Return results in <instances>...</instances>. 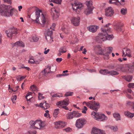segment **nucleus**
I'll return each mask as SVG.
<instances>
[{
	"label": "nucleus",
	"mask_w": 134,
	"mask_h": 134,
	"mask_svg": "<svg viewBox=\"0 0 134 134\" xmlns=\"http://www.w3.org/2000/svg\"><path fill=\"white\" fill-rule=\"evenodd\" d=\"M36 131L35 130H34L33 131H29L28 132L29 134H36Z\"/></svg>",
	"instance_id": "680f3d73"
},
{
	"label": "nucleus",
	"mask_w": 134,
	"mask_h": 134,
	"mask_svg": "<svg viewBox=\"0 0 134 134\" xmlns=\"http://www.w3.org/2000/svg\"><path fill=\"white\" fill-rule=\"evenodd\" d=\"M59 52L60 53H64L66 52V48L65 47H62L59 50Z\"/></svg>",
	"instance_id": "ea45409f"
},
{
	"label": "nucleus",
	"mask_w": 134,
	"mask_h": 134,
	"mask_svg": "<svg viewBox=\"0 0 134 134\" xmlns=\"http://www.w3.org/2000/svg\"><path fill=\"white\" fill-rule=\"evenodd\" d=\"M14 46H20L24 47V43L21 41H19L16 42L14 43Z\"/></svg>",
	"instance_id": "a878e982"
},
{
	"label": "nucleus",
	"mask_w": 134,
	"mask_h": 134,
	"mask_svg": "<svg viewBox=\"0 0 134 134\" xmlns=\"http://www.w3.org/2000/svg\"><path fill=\"white\" fill-rule=\"evenodd\" d=\"M127 97L129 99H133V98L131 96V95L130 94H129L127 92L126 94Z\"/></svg>",
	"instance_id": "603ef678"
},
{
	"label": "nucleus",
	"mask_w": 134,
	"mask_h": 134,
	"mask_svg": "<svg viewBox=\"0 0 134 134\" xmlns=\"http://www.w3.org/2000/svg\"><path fill=\"white\" fill-rule=\"evenodd\" d=\"M15 10L14 8H12L10 5L4 4L0 5V14L2 16L7 17L12 16Z\"/></svg>",
	"instance_id": "f03ea898"
},
{
	"label": "nucleus",
	"mask_w": 134,
	"mask_h": 134,
	"mask_svg": "<svg viewBox=\"0 0 134 134\" xmlns=\"http://www.w3.org/2000/svg\"><path fill=\"white\" fill-rule=\"evenodd\" d=\"M123 25L121 23H117L114 25V29L117 31L123 32Z\"/></svg>",
	"instance_id": "dca6fc26"
},
{
	"label": "nucleus",
	"mask_w": 134,
	"mask_h": 134,
	"mask_svg": "<svg viewBox=\"0 0 134 134\" xmlns=\"http://www.w3.org/2000/svg\"><path fill=\"white\" fill-rule=\"evenodd\" d=\"M85 3L87 8L84 11L85 14L86 15H88L92 13L94 7L93 5L92 1H87Z\"/></svg>",
	"instance_id": "7ed1b4c3"
},
{
	"label": "nucleus",
	"mask_w": 134,
	"mask_h": 134,
	"mask_svg": "<svg viewBox=\"0 0 134 134\" xmlns=\"http://www.w3.org/2000/svg\"><path fill=\"white\" fill-rule=\"evenodd\" d=\"M110 128L112 130L114 131H117L118 128L117 126H111L110 127Z\"/></svg>",
	"instance_id": "09e8293b"
},
{
	"label": "nucleus",
	"mask_w": 134,
	"mask_h": 134,
	"mask_svg": "<svg viewBox=\"0 0 134 134\" xmlns=\"http://www.w3.org/2000/svg\"><path fill=\"white\" fill-rule=\"evenodd\" d=\"M132 78V77L131 75H127L126 78V81L128 82H130Z\"/></svg>",
	"instance_id": "79ce46f5"
},
{
	"label": "nucleus",
	"mask_w": 134,
	"mask_h": 134,
	"mask_svg": "<svg viewBox=\"0 0 134 134\" xmlns=\"http://www.w3.org/2000/svg\"><path fill=\"white\" fill-rule=\"evenodd\" d=\"M42 94L41 93H38V99L39 100H40L42 99H43L44 98V97L42 96Z\"/></svg>",
	"instance_id": "3c124183"
},
{
	"label": "nucleus",
	"mask_w": 134,
	"mask_h": 134,
	"mask_svg": "<svg viewBox=\"0 0 134 134\" xmlns=\"http://www.w3.org/2000/svg\"><path fill=\"white\" fill-rule=\"evenodd\" d=\"M52 97H62V96H60L59 95H58L57 93L54 94L53 95H52Z\"/></svg>",
	"instance_id": "052dcab7"
},
{
	"label": "nucleus",
	"mask_w": 134,
	"mask_h": 134,
	"mask_svg": "<svg viewBox=\"0 0 134 134\" xmlns=\"http://www.w3.org/2000/svg\"><path fill=\"white\" fill-rule=\"evenodd\" d=\"M109 74L110 75L114 76L118 75L119 74V73L117 71L112 70L110 71H109Z\"/></svg>",
	"instance_id": "473e14b6"
},
{
	"label": "nucleus",
	"mask_w": 134,
	"mask_h": 134,
	"mask_svg": "<svg viewBox=\"0 0 134 134\" xmlns=\"http://www.w3.org/2000/svg\"><path fill=\"white\" fill-rule=\"evenodd\" d=\"M106 49L107 52L105 51V53L107 54V55H106V57H104L105 59H108L109 58V54H110L112 52L113 48L111 47H109L105 48Z\"/></svg>",
	"instance_id": "6ab92c4d"
},
{
	"label": "nucleus",
	"mask_w": 134,
	"mask_h": 134,
	"mask_svg": "<svg viewBox=\"0 0 134 134\" xmlns=\"http://www.w3.org/2000/svg\"><path fill=\"white\" fill-rule=\"evenodd\" d=\"M128 87L129 88H134V83H129L128 85Z\"/></svg>",
	"instance_id": "4d7b16f0"
},
{
	"label": "nucleus",
	"mask_w": 134,
	"mask_h": 134,
	"mask_svg": "<svg viewBox=\"0 0 134 134\" xmlns=\"http://www.w3.org/2000/svg\"><path fill=\"white\" fill-rule=\"evenodd\" d=\"M122 57H125L126 56H127L130 58L132 57V55L131 54V50L129 48L126 47L124 48L122 50Z\"/></svg>",
	"instance_id": "1a4fd4ad"
},
{
	"label": "nucleus",
	"mask_w": 134,
	"mask_h": 134,
	"mask_svg": "<svg viewBox=\"0 0 134 134\" xmlns=\"http://www.w3.org/2000/svg\"><path fill=\"white\" fill-rule=\"evenodd\" d=\"M86 122L85 119H79L77 120L75 125L76 127L79 129L82 128L85 125Z\"/></svg>",
	"instance_id": "423d86ee"
},
{
	"label": "nucleus",
	"mask_w": 134,
	"mask_h": 134,
	"mask_svg": "<svg viewBox=\"0 0 134 134\" xmlns=\"http://www.w3.org/2000/svg\"><path fill=\"white\" fill-rule=\"evenodd\" d=\"M19 86H17L14 87V92H15L18 89Z\"/></svg>",
	"instance_id": "774afa93"
},
{
	"label": "nucleus",
	"mask_w": 134,
	"mask_h": 134,
	"mask_svg": "<svg viewBox=\"0 0 134 134\" xmlns=\"http://www.w3.org/2000/svg\"><path fill=\"white\" fill-rule=\"evenodd\" d=\"M71 129L69 127L64 129V130L66 132H70L71 130Z\"/></svg>",
	"instance_id": "e2e57ef3"
},
{
	"label": "nucleus",
	"mask_w": 134,
	"mask_h": 134,
	"mask_svg": "<svg viewBox=\"0 0 134 134\" xmlns=\"http://www.w3.org/2000/svg\"><path fill=\"white\" fill-rule=\"evenodd\" d=\"M125 2L124 0H110L109 3L116 5H118V3H119L121 5H124L125 4Z\"/></svg>",
	"instance_id": "2eb2a0df"
},
{
	"label": "nucleus",
	"mask_w": 134,
	"mask_h": 134,
	"mask_svg": "<svg viewBox=\"0 0 134 134\" xmlns=\"http://www.w3.org/2000/svg\"><path fill=\"white\" fill-rule=\"evenodd\" d=\"M100 74L103 75H107L109 74V71L107 69L101 70L99 71Z\"/></svg>",
	"instance_id": "cd10ccee"
},
{
	"label": "nucleus",
	"mask_w": 134,
	"mask_h": 134,
	"mask_svg": "<svg viewBox=\"0 0 134 134\" xmlns=\"http://www.w3.org/2000/svg\"><path fill=\"white\" fill-rule=\"evenodd\" d=\"M34 60L32 59H30V60L29 61V63L34 64Z\"/></svg>",
	"instance_id": "0e129e2a"
},
{
	"label": "nucleus",
	"mask_w": 134,
	"mask_h": 134,
	"mask_svg": "<svg viewBox=\"0 0 134 134\" xmlns=\"http://www.w3.org/2000/svg\"><path fill=\"white\" fill-rule=\"evenodd\" d=\"M113 116L116 121L121 120L120 115L119 114L114 113L113 114Z\"/></svg>",
	"instance_id": "c756f323"
},
{
	"label": "nucleus",
	"mask_w": 134,
	"mask_h": 134,
	"mask_svg": "<svg viewBox=\"0 0 134 134\" xmlns=\"http://www.w3.org/2000/svg\"><path fill=\"white\" fill-rule=\"evenodd\" d=\"M121 13L123 15H125L127 13V9L125 8H122L120 11Z\"/></svg>",
	"instance_id": "c9c22d12"
},
{
	"label": "nucleus",
	"mask_w": 134,
	"mask_h": 134,
	"mask_svg": "<svg viewBox=\"0 0 134 134\" xmlns=\"http://www.w3.org/2000/svg\"><path fill=\"white\" fill-rule=\"evenodd\" d=\"M42 22L43 24H44L46 22V21L45 20V17L44 16V15L43 14H42Z\"/></svg>",
	"instance_id": "864d4df0"
},
{
	"label": "nucleus",
	"mask_w": 134,
	"mask_h": 134,
	"mask_svg": "<svg viewBox=\"0 0 134 134\" xmlns=\"http://www.w3.org/2000/svg\"><path fill=\"white\" fill-rule=\"evenodd\" d=\"M81 114L79 113L76 111H73L72 112H70L68 114L67 118L68 119H71L74 118H77L80 116Z\"/></svg>",
	"instance_id": "39448f33"
},
{
	"label": "nucleus",
	"mask_w": 134,
	"mask_h": 134,
	"mask_svg": "<svg viewBox=\"0 0 134 134\" xmlns=\"http://www.w3.org/2000/svg\"><path fill=\"white\" fill-rule=\"evenodd\" d=\"M62 0H49L50 2H52L54 3L60 4Z\"/></svg>",
	"instance_id": "58836bf2"
},
{
	"label": "nucleus",
	"mask_w": 134,
	"mask_h": 134,
	"mask_svg": "<svg viewBox=\"0 0 134 134\" xmlns=\"http://www.w3.org/2000/svg\"><path fill=\"white\" fill-rule=\"evenodd\" d=\"M92 105L90 106V109L94 110L96 112H97L98 108L100 106V104L98 102H96L95 101H92L91 102Z\"/></svg>",
	"instance_id": "f8f14e48"
},
{
	"label": "nucleus",
	"mask_w": 134,
	"mask_h": 134,
	"mask_svg": "<svg viewBox=\"0 0 134 134\" xmlns=\"http://www.w3.org/2000/svg\"><path fill=\"white\" fill-rule=\"evenodd\" d=\"M67 105H59V108H62L66 110H68L69 109L68 107L66 106Z\"/></svg>",
	"instance_id": "5fc2aeb1"
},
{
	"label": "nucleus",
	"mask_w": 134,
	"mask_h": 134,
	"mask_svg": "<svg viewBox=\"0 0 134 134\" xmlns=\"http://www.w3.org/2000/svg\"><path fill=\"white\" fill-rule=\"evenodd\" d=\"M47 38L48 40H47V41L50 42H51L53 41V37H51V36H49Z\"/></svg>",
	"instance_id": "8fccbe9b"
},
{
	"label": "nucleus",
	"mask_w": 134,
	"mask_h": 134,
	"mask_svg": "<svg viewBox=\"0 0 134 134\" xmlns=\"http://www.w3.org/2000/svg\"><path fill=\"white\" fill-rule=\"evenodd\" d=\"M46 73H47L45 71V69H44L40 73L39 75V78H41L45 76Z\"/></svg>",
	"instance_id": "7c9ffc66"
},
{
	"label": "nucleus",
	"mask_w": 134,
	"mask_h": 134,
	"mask_svg": "<svg viewBox=\"0 0 134 134\" xmlns=\"http://www.w3.org/2000/svg\"><path fill=\"white\" fill-rule=\"evenodd\" d=\"M71 24L75 26H79L80 22V17L79 16L72 17L71 19Z\"/></svg>",
	"instance_id": "6e6552de"
},
{
	"label": "nucleus",
	"mask_w": 134,
	"mask_h": 134,
	"mask_svg": "<svg viewBox=\"0 0 134 134\" xmlns=\"http://www.w3.org/2000/svg\"><path fill=\"white\" fill-rule=\"evenodd\" d=\"M127 93L128 92V93H130L131 94L132 93L133 94V93L132 91L131 90V89H130V88L128 89H127Z\"/></svg>",
	"instance_id": "338daca9"
},
{
	"label": "nucleus",
	"mask_w": 134,
	"mask_h": 134,
	"mask_svg": "<svg viewBox=\"0 0 134 134\" xmlns=\"http://www.w3.org/2000/svg\"><path fill=\"white\" fill-rule=\"evenodd\" d=\"M56 124L58 125L59 127H64L65 125V122L60 121L57 122Z\"/></svg>",
	"instance_id": "2f4dec72"
},
{
	"label": "nucleus",
	"mask_w": 134,
	"mask_h": 134,
	"mask_svg": "<svg viewBox=\"0 0 134 134\" xmlns=\"http://www.w3.org/2000/svg\"><path fill=\"white\" fill-rule=\"evenodd\" d=\"M98 28V26L95 25L89 27L88 30L90 32L94 33L96 32Z\"/></svg>",
	"instance_id": "b1692460"
},
{
	"label": "nucleus",
	"mask_w": 134,
	"mask_h": 134,
	"mask_svg": "<svg viewBox=\"0 0 134 134\" xmlns=\"http://www.w3.org/2000/svg\"><path fill=\"white\" fill-rule=\"evenodd\" d=\"M38 40L39 38L36 36H34L32 38H30V40L31 42H36Z\"/></svg>",
	"instance_id": "c85d7f7f"
},
{
	"label": "nucleus",
	"mask_w": 134,
	"mask_h": 134,
	"mask_svg": "<svg viewBox=\"0 0 134 134\" xmlns=\"http://www.w3.org/2000/svg\"><path fill=\"white\" fill-rule=\"evenodd\" d=\"M91 114L95 117L96 120L100 119L103 121L107 119V117L104 114H99L97 112L93 111L92 113Z\"/></svg>",
	"instance_id": "20e7f679"
},
{
	"label": "nucleus",
	"mask_w": 134,
	"mask_h": 134,
	"mask_svg": "<svg viewBox=\"0 0 134 134\" xmlns=\"http://www.w3.org/2000/svg\"><path fill=\"white\" fill-rule=\"evenodd\" d=\"M91 133L92 134H105L104 131L96 127H93L92 129Z\"/></svg>",
	"instance_id": "ddd939ff"
},
{
	"label": "nucleus",
	"mask_w": 134,
	"mask_h": 134,
	"mask_svg": "<svg viewBox=\"0 0 134 134\" xmlns=\"http://www.w3.org/2000/svg\"><path fill=\"white\" fill-rule=\"evenodd\" d=\"M106 51V49L104 48L103 49L102 48H100L98 50L97 52V54L100 55H103L104 56V57H106V55H107V54L105 53V51Z\"/></svg>",
	"instance_id": "4be33fe9"
},
{
	"label": "nucleus",
	"mask_w": 134,
	"mask_h": 134,
	"mask_svg": "<svg viewBox=\"0 0 134 134\" xmlns=\"http://www.w3.org/2000/svg\"><path fill=\"white\" fill-rule=\"evenodd\" d=\"M53 34V32L52 30H50L49 29L47 30H45V31L44 32L46 38L47 40H48V36H51Z\"/></svg>",
	"instance_id": "412c9836"
},
{
	"label": "nucleus",
	"mask_w": 134,
	"mask_h": 134,
	"mask_svg": "<svg viewBox=\"0 0 134 134\" xmlns=\"http://www.w3.org/2000/svg\"><path fill=\"white\" fill-rule=\"evenodd\" d=\"M127 104L131 106L132 107V109L134 111V102H131L129 101H127Z\"/></svg>",
	"instance_id": "4c0bfd02"
},
{
	"label": "nucleus",
	"mask_w": 134,
	"mask_h": 134,
	"mask_svg": "<svg viewBox=\"0 0 134 134\" xmlns=\"http://www.w3.org/2000/svg\"><path fill=\"white\" fill-rule=\"evenodd\" d=\"M42 12L41 10L38 9L37 10H36L35 12V15L36 17V19L35 20H32L34 21H35L37 23H39V21L38 19L40 16L41 13H42Z\"/></svg>",
	"instance_id": "a211bd4d"
},
{
	"label": "nucleus",
	"mask_w": 134,
	"mask_h": 134,
	"mask_svg": "<svg viewBox=\"0 0 134 134\" xmlns=\"http://www.w3.org/2000/svg\"><path fill=\"white\" fill-rule=\"evenodd\" d=\"M92 102V101H91L89 102H83V103L84 104V103H85L86 105L90 108V106H91V105H92V104H91L92 103H91Z\"/></svg>",
	"instance_id": "a18cd8bd"
},
{
	"label": "nucleus",
	"mask_w": 134,
	"mask_h": 134,
	"mask_svg": "<svg viewBox=\"0 0 134 134\" xmlns=\"http://www.w3.org/2000/svg\"><path fill=\"white\" fill-rule=\"evenodd\" d=\"M107 25L101 29L102 32L99 33L98 36V39L101 41H104L106 40H110L113 38V35H109L111 32V29H108Z\"/></svg>",
	"instance_id": "f257e3e1"
},
{
	"label": "nucleus",
	"mask_w": 134,
	"mask_h": 134,
	"mask_svg": "<svg viewBox=\"0 0 134 134\" xmlns=\"http://www.w3.org/2000/svg\"><path fill=\"white\" fill-rule=\"evenodd\" d=\"M68 74H58L57 75V77H61L63 76H66L67 75H68Z\"/></svg>",
	"instance_id": "bf43d9fd"
},
{
	"label": "nucleus",
	"mask_w": 134,
	"mask_h": 134,
	"mask_svg": "<svg viewBox=\"0 0 134 134\" xmlns=\"http://www.w3.org/2000/svg\"><path fill=\"white\" fill-rule=\"evenodd\" d=\"M124 66L122 64H117L115 65V70L117 71H121L123 72H125L123 69Z\"/></svg>",
	"instance_id": "aec40b11"
},
{
	"label": "nucleus",
	"mask_w": 134,
	"mask_h": 134,
	"mask_svg": "<svg viewBox=\"0 0 134 134\" xmlns=\"http://www.w3.org/2000/svg\"><path fill=\"white\" fill-rule=\"evenodd\" d=\"M37 88L35 85H32L30 87V90L32 91H37Z\"/></svg>",
	"instance_id": "e433bc0d"
},
{
	"label": "nucleus",
	"mask_w": 134,
	"mask_h": 134,
	"mask_svg": "<svg viewBox=\"0 0 134 134\" xmlns=\"http://www.w3.org/2000/svg\"><path fill=\"white\" fill-rule=\"evenodd\" d=\"M69 99L68 98H66L63 100L57 102L56 103L58 106L59 105H68L69 103Z\"/></svg>",
	"instance_id": "f3484780"
},
{
	"label": "nucleus",
	"mask_w": 134,
	"mask_h": 134,
	"mask_svg": "<svg viewBox=\"0 0 134 134\" xmlns=\"http://www.w3.org/2000/svg\"><path fill=\"white\" fill-rule=\"evenodd\" d=\"M59 109H55L54 110L53 113L54 116L55 117H56L57 115L59 113Z\"/></svg>",
	"instance_id": "f704fd0d"
},
{
	"label": "nucleus",
	"mask_w": 134,
	"mask_h": 134,
	"mask_svg": "<svg viewBox=\"0 0 134 134\" xmlns=\"http://www.w3.org/2000/svg\"><path fill=\"white\" fill-rule=\"evenodd\" d=\"M36 121H34L33 120H31L29 122L30 124L31 125V128L33 129H40V128H39L38 127L35 126V124H36Z\"/></svg>",
	"instance_id": "bb28decb"
},
{
	"label": "nucleus",
	"mask_w": 134,
	"mask_h": 134,
	"mask_svg": "<svg viewBox=\"0 0 134 134\" xmlns=\"http://www.w3.org/2000/svg\"><path fill=\"white\" fill-rule=\"evenodd\" d=\"M71 5L73 10H75L77 9L80 10L83 6L82 3L78 2H75L74 4L71 3Z\"/></svg>",
	"instance_id": "9b49d317"
},
{
	"label": "nucleus",
	"mask_w": 134,
	"mask_h": 134,
	"mask_svg": "<svg viewBox=\"0 0 134 134\" xmlns=\"http://www.w3.org/2000/svg\"><path fill=\"white\" fill-rule=\"evenodd\" d=\"M73 92H66L65 94V96L68 97L70 96H71L73 95Z\"/></svg>",
	"instance_id": "c03bdc74"
},
{
	"label": "nucleus",
	"mask_w": 134,
	"mask_h": 134,
	"mask_svg": "<svg viewBox=\"0 0 134 134\" xmlns=\"http://www.w3.org/2000/svg\"><path fill=\"white\" fill-rule=\"evenodd\" d=\"M51 72H53L55 71L56 70V67L55 65H53L52 67H51Z\"/></svg>",
	"instance_id": "de8ad7c7"
},
{
	"label": "nucleus",
	"mask_w": 134,
	"mask_h": 134,
	"mask_svg": "<svg viewBox=\"0 0 134 134\" xmlns=\"http://www.w3.org/2000/svg\"><path fill=\"white\" fill-rule=\"evenodd\" d=\"M109 69H113L115 68V65H110L108 66Z\"/></svg>",
	"instance_id": "13d9d810"
},
{
	"label": "nucleus",
	"mask_w": 134,
	"mask_h": 134,
	"mask_svg": "<svg viewBox=\"0 0 134 134\" xmlns=\"http://www.w3.org/2000/svg\"><path fill=\"white\" fill-rule=\"evenodd\" d=\"M124 114L126 116L130 118H132L134 116V113H131L128 111H124Z\"/></svg>",
	"instance_id": "393cba45"
},
{
	"label": "nucleus",
	"mask_w": 134,
	"mask_h": 134,
	"mask_svg": "<svg viewBox=\"0 0 134 134\" xmlns=\"http://www.w3.org/2000/svg\"><path fill=\"white\" fill-rule=\"evenodd\" d=\"M62 59L61 58H58L56 59V61L57 62H60L62 60Z\"/></svg>",
	"instance_id": "69168bd1"
},
{
	"label": "nucleus",
	"mask_w": 134,
	"mask_h": 134,
	"mask_svg": "<svg viewBox=\"0 0 134 134\" xmlns=\"http://www.w3.org/2000/svg\"><path fill=\"white\" fill-rule=\"evenodd\" d=\"M105 15L108 17L112 16L114 13V11L111 7H109L105 9Z\"/></svg>",
	"instance_id": "9d476101"
},
{
	"label": "nucleus",
	"mask_w": 134,
	"mask_h": 134,
	"mask_svg": "<svg viewBox=\"0 0 134 134\" xmlns=\"http://www.w3.org/2000/svg\"><path fill=\"white\" fill-rule=\"evenodd\" d=\"M51 15L52 16L53 20L56 21L58 18L59 15V12L57 11L56 9H54L51 12Z\"/></svg>",
	"instance_id": "4468645a"
},
{
	"label": "nucleus",
	"mask_w": 134,
	"mask_h": 134,
	"mask_svg": "<svg viewBox=\"0 0 134 134\" xmlns=\"http://www.w3.org/2000/svg\"><path fill=\"white\" fill-rule=\"evenodd\" d=\"M51 67L49 66V65H48L47 66V68H46L44 69H45V71L47 74H48L51 72Z\"/></svg>",
	"instance_id": "a19ab883"
},
{
	"label": "nucleus",
	"mask_w": 134,
	"mask_h": 134,
	"mask_svg": "<svg viewBox=\"0 0 134 134\" xmlns=\"http://www.w3.org/2000/svg\"><path fill=\"white\" fill-rule=\"evenodd\" d=\"M5 33L7 34V36L10 38H12V36L17 34L16 30L14 28H12L6 30Z\"/></svg>",
	"instance_id": "0eeeda50"
},
{
	"label": "nucleus",
	"mask_w": 134,
	"mask_h": 134,
	"mask_svg": "<svg viewBox=\"0 0 134 134\" xmlns=\"http://www.w3.org/2000/svg\"><path fill=\"white\" fill-rule=\"evenodd\" d=\"M44 109L45 110L47 109L48 108H49L50 107V105L48 103H46V101L44 103Z\"/></svg>",
	"instance_id": "37998d69"
},
{
	"label": "nucleus",
	"mask_w": 134,
	"mask_h": 134,
	"mask_svg": "<svg viewBox=\"0 0 134 134\" xmlns=\"http://www.w3.org/2000/svg\"><path fill=\"white\" fill-rule=\"evenodd\" d=\"M16 96L15 95L12 97L11 99L13 103H15L14 101L16 100Z\"/></svg>",
	"instance_id": "6e6d98bb"
},
{
	"label": "nucleus",
	"mask_w": 134,
	"mask_h": 134,
	"mask_svg": "<svg viewBox=\"0 0 134 134\" xmlns=\"http://www.w3.org/2000/svg\"><path fill=\"white\" fill-rule=\"evenodd\" d=\"M126 66L128 67L129 70L134 69V62L132 63V64H126Z\"/></svg>",
	"instance_id": "72a5a7b5"
},
{
	"label": "nucleus",
	"mask_w": 134,
	"mask_h": 134,
	"mask_svg": "<svg viewBox=\"0 0 134 134\" xmlns=\"http://www.w3.org/2000/svg\"><path fill=\"white\" fill-rule=\"evenodd\" d=\"M25 77L20 76V75L18 76L17 77V80L18 81H20L22 80H23L25 79Z\"/></svg>",
	"instance_id": "49530a36"
},
{
	"label": "nucleus",
	"mask_w": 134,
	"mask_h": 134,
	"mask_svg": "<svg viewBox=\"0 0 134 134\" xmlns=\"http://www.w3.org/2000/svg\"><path fill=\"white\" fill-rule=\"evenodd\" d=\"M43 122L41 120H37L36 121V124H35V126L37 127V126H39L40 128V130L41 129V128L42 127H44V125L42 124Z\"/></svg>",
	"instance_id": "5701e85b"
}]
</instances>
